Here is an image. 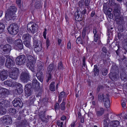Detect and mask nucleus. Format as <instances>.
<instances>
[{
	"mask_svg": "<svg viewBox=\"0 0 127 127\" xmlns=\"http://www.w3.org/2000/svg\"><path fill=\"white\" fill-rule=\"evenodd\" d=\"M19 74V71L17 68H13L12 72L9 75V77L12 78L14 79H16Z\"/></svg>",
	"mask_w": 127,
	"mask_h": 127,
	"instance_id": "nucleus-6",
	"label": "nucleus"
},
{
	"mask_svg": "<svg viewBox=\"0 0 127 127\" xmlns=\"http://www.w3.org/2000/svg\"><path fill=\"white\" fill-rule=\"evenodd\" d=\"M79 6L81 7H83L84 5V2L83 0H81L79 3Z\"/></svg>",
	"mask_w": 127,
	"mask_h": 127,
	"instance_id": "nucleus-43",
	"label": "nucleus"
},
{
	"mask_svg": "<svg viewBox=\"0 0 127 127\" xmlns=\"http://www.w3.org/2000/svg\"><path fill=\"white\" fill-rule=\"evenodd\" d=\"M54 84L55 82H52L51 83L50 85L49 89L51 91H54L55 90Z\"/></svg>",
	"mask_w": 127,
	"mask_h": 127,
	"instance_id": "nucleus-33",
	"label": "nucleus"
},
{
	"mask_svg": "<svg viewBox=\"0 0 127 127\" xmlns=\"http://www.w3.org/2000/svg\"><path fill=\"white\" fill-rule=\"evenodd\" d=\"M17 10L16 8L14 6H10L7 10L5 14V17L7 21L11 20Z\"/></svg>",
	"mask_w": 127,
	"mask_h": 127,
	"instance_id": "nucleus-2",
	"label": "nucleus"
},
{
	"mask_svg": "<svg viewBox=\"0 0 127 127\" xmlns=\"http://www.w3.org/2000/svg\"><path fill=\"white\" fill-rule=\"evenodd\" d=\"M41 46L39 44L38 46H35L34 48V51L35 52H38L40 51L41 50Z\"/></svg>",
	"mask_w": 127,
	"mask_h": 127,
	"instance_id": "nucleus-36",
	"label": "nucleus"
},
{
	"mask_svg": "<svg viewBox=\"0 0 127 127\" xmlns=\"http://www.w3.org/2000/svg\"><path fill=\"white\" fill-rule=\"evenodd\" d=\"M23 43L25 46L27 47L30 48L31 47L30 40L24 41H23Z\"/></svg>",
	"mask_w": 127,
	"mask_h": 127,
	"instance_id": "nucleus-34",
	"label": "nucleus"
},
{
	"mask_svg": "<svg viewBox=\"0 0 127 127\" xmlns=\"http://www.w3.org/2000/svg\"><path fill=\"white\" fill-rule=\"evenodd\" d=\"M80 12H79L77 11L75 13V19L76 21H80L81 20V17H80Z\"/></svg>",
	"mask_w": 127,
	"mask_h": 127,
	"instance_id": "nucleus-28",
	"label": "nucleus"
},
{
	"mask_svg": "<svg viewBox=\"0 0 127 127\" xmlns=\"http://www.w3.org/2000/svg\"><path fill=\"white\" fill-rule=\"evenodd\" d=\"M115 19L118 24H121L123 23V18L122 16H120L116 17Z\"/></svg>",
	"mask_w": 127,
	"mask_h": 127,
	"instance_id": "nucleus-25",
	"label": "nucleus"
},
{
	"mask_svg": "<svg viewBox=\"0 0 127 127\" xmlns=\"http://www.w3.org/2000/svg\"><path fill=\"white\" fill-rule=\"evenodd\" d=\"M67 48L68 49H70L71 48V45L70 42H69L67 44Z\"/></svg>",
	"mask_w": 127,
	"mask_h": 127,
	"instance_id": "nucleus-63",
	"label": "nucleus"
},
{
	"mask_svg": "<svg viewBox=\"0 0 127 127\" xmlns=\"http://www.w3.org/2000/svg\"><path fill=\"white\" fill-rule=\"evenodd\" d=\"M119 122L117 120L113 121L111 122V125L113 127H117L119 124Z\"/></svg>",
	"mask_w": 127,
	"mask_h": 127,
	"instance_id": "nucleus-30",
	"label": "nucleus"
},
{
	"mask_svg": "<svg viewBox=\"0 0 127 127\" xmlns=\"http://www.w3.org/2000/svg\"><path fill=\"white\" fill-rule=\"evenodd\" d=\"M0 47L2 49L3 51L7 53H9L11 49V46L8 44H6L4 45H1Z\"/></svg>",
	"mask_w": 127,
	"mask_h": 127,
	"instance_id": "nucleus-14",
	"label": "nucleus"
},
{
	"mask_svg": "<svg viewBox=\"0 0 127 127\" xmlns=\"http://www.w3.org/2000/svg\"><path fill=\"white\" fill-rule=\"evenodd\" d=\"M114 8V16L115 18L120 16L121 14L119 5L118 6Z\"/></svg>",
	"mask_w": 127,
	"mask_h": 127,
	"instance_id": "nucleus-16",
	"label": "nucleus"
},
{
	"mask_svg": "<svg viewBox=\"0 0 127 127\" xmlns=\"http://www.w3.org/2000/svg\"><path fill=\"white\" fill-rule=\"evenodd\" d=\"M33 41L35 46H38V45L39 46V44H40L41 45V42L40 41L36 39H35V38H33Z\"/></svg>",
	"mask_w": 127,
	"mask_h": 127,
	"instance_id": "nucleus-31",
	"label": "nucleus"
},
{
	"mask_svg": "<svg viewBox=\"0 0 127 127\" xmlns=\"http://www.w3.org/2000/svg\"><path fill=\"white\" fill-rule=\"evenodd\" d=\"M65 93L64 92H61L59 95V101H61L62 100V98L64 97L65 96Z\"/></svg>",
	"mask_w": 127,
	"mask_h": 127,
	"instance_id": "nucleus-35",
	"label": "nucleus"
},
{
	"mask_svg": "<svg viewBox=\"0 0 127 127\" xmlns=\"http://www.w3.org/2000/svg\"><path fill=\"white\" fill-rule=\"evenodd\" d=\"M5 124V121H4L3 117H2L0 118V124Z\"/></svg>",
	"mask_w": 127,
	"mask_h": 127,
	"instance_id": "nucleus-53",
	"label": "nucleus"
},
{
	"mask_svg": "<svg viewBox=\"0 0 127 127\" xmlns=\"http://www.w3.org/2000/svg\"><path fill=\"white\" fill-rule=\"evenodd\" d=\"M4 28V24L1 23H0V33L3 32Z\"/></svg>",
	"mask_w": 127,
	"mask_h": 127,
	"instance_id": "nucleus-40",
	"label": "nucleus"
},
{
	"mask_svg": "<svg viewBox=\"0 0 127 127\" xmlns=\"http://www.w3.org/2000/svg\"><path fill=\"white\" fill-rule=\"evenodd\" d=\"M58 68L59 69H62L63 68L62 63L61 62L59 63L58 65Z\"/></svg>",
	"mask_w": 127,
	"mask_h": 127,
	"instance_id": "nucleus-51",
	"label": "nucleus"
},
{
	"mask_svg": "<svg viewBox=\"0 0 127 127\" xmlns=\"http://www.w3.org/2000/svg\"><path fill=\"white\" fill-rule=\"evenodd\" d=\"M16 91H17V94L20 95L22 93L23 91L22 87L18 88L16 90Z\"/></svg>",
	"mask_w": 127,
	"mask_h": 127,
	"instance_id": "nucleus-37",
	"label": "nucleus"
},
{
	"mask_svg": "<svg viewBox=\"0 0 127 127\" xmlns=\"http://www.w3.org/2000/svg\"><path fill=\"white\" fill-rule=\"evenodd\" d=\"M81 95V91L79 90L77 92L76 91V96L77 97H78L79 96Z\"/></svg>",
	"mask_w": 127,
	"mask_h": 127,
	"instance_id": "nucleus-54",
	"label": "nucleus"
},
{
	"mask_svg": "<svg viewBox=\"0 0 127 127\" xmlns=\"http://www.w3.org/2000/svg\"><path fill=\"white\" fill-rule=\"evenodd\" d=\"M88 29V28H86L84 29L82 32V36L83 38H84L85 37V35L86 31Z\"/></svg>",
	"mask_w": 127,
	"mask_h": 127,
	"instance_id": "nucleus-48",
	"label": "nucleus"
},
{
	"mask_svg": "<svg viewBox=\"0 0 127 127\" xmlns=\"http://www.w3.org/2000/svg\"><path fill=\"white\" fill-rule=\"evenodd\" d=\"M0 76L1 80L2 81L4 80L7 78V72L5 70L1 71L0 73Z\"/></svg>",
	"mask_w": 127,
	"mask_h": 127,
	"instance_id": "nucleus-19",
	"label": "nucleus"
},
{
	"mask_svg": "<svg viewBox=\"0 0 127 127\" xmlns=\"http://www.w3.org/2000/svg\"><path fill=\"white\" fill-rule=\"evenodd\" d=\"M112 11V9L110 8H108V10L106 11V13H105L106 14L108 15L111 13V12Z\"/></svg>",
	"mask_w": 127,
	"mask_h": 127,
	"instance_id": "nucleus-56",
	"label": "nucleus"
},
{
	"mask_svg": "<svg viewBox=\"0 0 127 127\" xmlns=\"http://www.w3.org/2000/svg\"><path fill=\"white\" fill-rule=\"evenodd\" d=\"M32 87L31 85L27 84L25 88V94L26 96H30L32 94Z\"/></svg>",
	"mask_w": 127,
	"mask_h": 127,
	"instance_id": "nucleus-9",
	"label": "nucleus"
},
{
	"mask_svg": "<svg viewBox=\"0 0 127 127\" xmlns=\"http://www.w3.org/2000/svg\"><path fill=\"white\" fill-rule=\"evenodd\" d=\"M65 103L64 102H62L61 104L60 105V109L62 110H64L65 108Z\"/></svg>",
	"mask_w": 127,
	"mask_h": 127,
	"instance_id": "nucleus-44",
	"label": "nucleus"
},
{
	"mask_svg": "<svg viewBox=\"0 0 127 127\" xmlns=\"http://www.w3.org/2000/svg\"><path fill=\"white\" fill-rule=\"evenodd\" d=\"M27 59L29 62L27 64V66L32 71L35 60L30 55L27 57Z\"/></svg>",
	"mask_w": 127,
	"mask_h": 127,
	"instance_id": "nucleus-5",
	"label": "nucleus"
},
{
	"mask_svg": "<svg viewBox=\"0 0 127 127\" xmlns=\"http://www.w3.org/2000/svg\"><path fill=\"white\" fill-rule=\"evenodd\" d=\"M12 103L15 107H21L23 106V103L21 100L18 98L15 99L13 101Z\"/></svg>",
	"mask_w": 127,
	"mask_h": 127,
	"instance_id": "nucleus-11",
	"label": "nucleus"
},
{
	"mask_svg": "<svg viewBox=\"0 0 127 127\" xmlns=\"http://www.w3.org/2000/svg\"><path fill=\"white\" fill-rule=\"evenodd\" d=\"M112 77H111V79L112 80H115L117 78L116 76L115 75H113Z\"/></svg>",
	"mask_w": 127,
	"mask_h": 127,
	"instance_id": "nucleus-64",
	"label": "nucleus"
},
{
	"mask_svg": "<svg viewBox=\"0 0 127 127\" xmlns=\"http://www.w3.org/2000/svg\"><path fill=\"white\" fill-rule=\"evenodd\" d=\"M26 60L25 56L24 55H21L16 58V61L17 64L21 65L24 64Z\"/></svg>",
	"mask_w": 127,
	"mask_h": 127,
	"instance_id": "nucleus-7",
	"label": "nucleus"
},
{
	"mask_svg": "<svg viewBox=\"0 0 127 127\" xmlns=\"http://www.w3.org/2000/svg\"><path fill=\"white\" fill-rule=\"evenodd\" d=\"M32 82L33 88L36 90H38L39 88V83L36 79H33Z\"/></svg>",
	"mask_w": 127,
	"mask_h": 127,
	"instance_id": "nucleus-17",
	"label": "nucleus"
},
{
	"mask_svg": "<svg viewBox=\"0 0 127 127\" xmlns=\"http://www.w3.org/2000/svg\"><path fill=\"white\" fill-rule=\"evenodd\" d=\"M21 78L23 82L26 83L29 80V73L27 72H23L21 74Z\"/></svg>",
	"mask_w": 127,
	"mask_h": 127,
	"instance_id": "nucleus-8",
	"label": "nucleus"
},
{
	"mask_svg": "<svg viewBox=\"0 0 127 127\" xmlns=\"http://www.w3.org/2000/svg\"><path fill=\"white\" fill-rule=\"evenodd\" d=\"M103 88V87L101 85H99L98 86L97 89V93H98L100 90H101Z\"/></svg>",
	"mask_w": 127,
	"mask_h": 127,
	"instance_id": "nucleus-45",
	"label": "nucleus"
},
{
	"mask_svg": "<svg viewBox=\"0 0 127 127\" xmlns=\"http://www.w3.org/2000/svg\"><path fill=\"white\" fill-rule=\"evenodd\" d=\"M4 121L5 124L7 123L11 124L12 123L11 118L10 116L8 115H5L3 117Z\"/></svg>",
	"mask_w": 127,
	"mask_h": 127,
	"instance_id": "nucleus-21",
	"label": "nucleus"
},
{
	"mask_svg": "<svg viewBox=\"0 0 127 127\" xmlns=\"http://www.w3.org/2000/svg\"><path fill=\"white\" fill-rule=\"evenodd\" d=\"M102 51L105 53H106L107 52V50L106 48L105 47H103L102 49Z\"/></svg>",
	"mask_w": 127,
	"mask_h": 127,
	"instance_id": "nucleus-61",
	"label": "nucleus"
},
{
	"mask_svg": "<svg viewBox=\"0 0 127 127\" xmlns=\"http://www.w3.org/2000/svg\"><path fill=\"white\" fill-rule=\"evenodd\" d=\"M44 65V64L42 62H40L38 64H37L38 71H44L45 69Z\"/></svg>",
	"mask_w": 127,
	"mask_h": 127,
	"instance_id": "nucleus-23",
	"label": "nucleus"
},
{
	"mask_svg": "<svg viewBox=\"0 0 127 127\" xmlns=\"http://www.w3.org/2000/svg\"><path fill=\"white\" fill-rule=\"evenodd\" d=\"M54 68V65L53 64H50L48 66L47 68V79L46 80L47 82H49V80L51 78V73Z\"/></svg>",
	"mask_w": 127,
	"mask_h": 127,
	"instance_id": "nucleus-10",
	"label": "nucleus"
},
{
	"mask_svg": "<svg viewBox=\"0 0 127 127\" xmlns=\"http://www.w3.org/2000/svg\"><path fill=\"white\" fill-rule=\"evenodd\" d=\"M38 28V26L35 24L30 23L27 25V29L29 32L34 34L36 32Z\"/></svg>",
	"mask_w": 127,
	"mask_h": 127,
	"instance_id": "nucleus-4",
	"label": "nucleus"
},
{
	"mask_svg": "<svg viewBox=\"0 0 127 127\" xmlns=\"http://www.w3.org/2000/svg\"><path fill=\"white\" fill-rule=\"evenodd\" d=\"M107 73V71L106 69H104L103 70L102 75L104 76L106 75Z\"/></svg>",
	"mask_w": 127,
	"mask_h": 127,
	"instance_id": "nucleus-52",
	"label": "nucleus"
},
{
	"mask_svg": "<svg viewBox=\"0 0 127 127\" xmlns=\"http://www.w3.org/2000/svg\"><path fill=\"white\" fill-rule=\"evenodd\" d=\"M93 33L94 34V41L95 42H97L99 35L98 34V32L96 30V28L95 27L94 28Z\"/></svg>",
	"mask_w": 127,
	"mask_h": 127,
	"instance_id": "nucleus-18",
	"label": "nucleus"
},
{
	"mask_svg": "<svg viewBox=\"0 0 127 127\" xmlns=\"http://www.w3.org/2000/svg\"><path fill=\"white\" fill-rule=\"evenodd\" d=\"M90 3V0H85V5L86 6H88Z\"/></svg>",
	"mask_w": 127,
	"mask_h": 127,
	"instance_id": "nucleus-58",
	"label": "nucleus"
},
{
	"mask_svg": "<svg viewBox=\"0 0 127 127\" xmlns=\"http://www.w3.org/2000/svg\"><path fill=\"white\" fill-rule=\"evenodd\" d=\"M14 44L16 48L18 49H22L23 48V45L22 41L20 39L16 40Z\"/></svg>",
	"mask_w": 127,
	"mask_h": 127,
	"instance_id": "nucleus-12",
	"label": "nucleus"
},
{
	"mask_svg": "<svg viewBox=\"0 0 127 127\" xmlns=\"http://www.w3.org/2000/svg\"><path fill=\"white\" fill-rule=\"evenodd\" d=\"M31 37V36L29 34L27 33L24 34L22 36V38L25 41H28L30 40Z\"/></svg>",
	"mask_w": 127,
	"mask_h": 127,
	"instance_id": "nucleus-26",
	"label": "nucleus"
},
{
	"mask_svg": "<svg viewBox=\"0 0 127 127\" xmlns=\"http://www.w3.org/2000/svg\"><path fill=\"white\" fill-rule=\"evenodd\" d=\"M14 85L16 87L17 89L19 87H22V85L20 83H14Z\"/></svg>",
	"mask_w": 127,
	"mask_h": 127,
	"instance_id": "nucleus-46",
	"label": "nucleus"
},
{
	"mask_svg": "<svg viewBox=\"0 0 127 127\" xmlns=\"http://www.w3.org/2000/svg\"><path fill=\"white\" fill-rule=\"evenodd\" d=\"M14 82H12V80H10L5 81L4 82V84L7 85L9 87L12 86L14 85Z\"/></svg>",
	"mask_w": 127,
	"mask_h": 127,
	"instance_id": "nucleus-27",
	"label": "nucleus"
},
{
	"mask_svg": "<svg viewBox=\"0 0 127 127\" xmlns=\"http://www.w3.org/2000/svg\"><path fill=\"white\" fill-rule=\"evenodd\" d=\"M14 62L8 56L6 59L5 65L7 67H9L11 66L14 65Z\"/></svg>",
	"mask_w": 127,
	"mask_h": 127,
	"instance_id": "nucleus-15",
	"label": "nucleus"
},
{
	"mask_svg": "<svg viewBox=\"0 0 127 127\" xmlns=\"http://www.w3.org/2000/svg\"><path fill=\"white\" fill-rule=\"evenodd\" d=\"M55 109L56 110H58L60 108V106L59 103H56L55 106Z\"/></svg>",
	"mask_w": 127,
	"mask_h": 127,
	"instance_id": "nucleus-55",
	"label": "nucleus"
},
{
	"mask_svg": "<svg viewBox=\"0 0 127 127\" xmlns=\"http://www.w3.org/2000/svg\"><path fill=\"white\" fill-rule=\"evenodd\" d=\"M16 110L15 109L13 108H11L9 110V112L11 113H12V114H14L16 112Z\"/></svg>",
	"mask_w": 127,
	"mask_h": 127,
	"instance_id": "nucleus-49",
	"label": "nucleus"
},
{
	"mask_svg": "<svg viewBox=\"0 0 127 127\" xmlns=\"http://www.w3.org/2000/svg\"><path fill=\"white\" fill-rule=\"evenodd\" d=\"M94 71L97 74L98 73L99 70L97 68V66L96 65H95L94 66Z\"/></svg>",
	"mask_w": 127,
	"mask_h": 127,
	"instance_id": "nucleus-50",
	"label": "nucleus"
},
{
	"mask_svg": "<svg viewBox=\"0 0 127 127\" xmlns=\"http://www.w3.org/2000/svg\"><path fill=\"white\" fill-rule=\"evenodd\" d=\"M126 100L124 99L123 101V102L122 103V107H125L126 106Z\"/></svg>",
	"mask_w": 127,
	"mask_h": 127,
	"instance_id": "nucleus-59",
	"label": "nucleus"
},
{
	"mask_svg": "<svg viewBox=\"0 0 127 127\" xmlns=\"http://www.w3.org/2000/svg\"><path fill=\"white\" fill-rule=\"evenodd\" d=\"M46 32L47 30L46 29H45V31L43 33V35L44 37V38L45 39H46Z\"/></svg>",
	"mask_w": 127,
	"mask_h": 127,
	"instance_id": "nucleus-57",
	"label": "nucleus"
},
{
	"mask_svg": "<svg viewBox=\"0 0 127 127\" xmlns=\"http://www.w3.org/2000/svg\"><path fill=\"white\" fill-rule=\"evenodd\" d=\"M76 43L77 44H81L82 43V42L81 38L80 37H78L76 41Z\"/></svg>",
	"mask_w": 127,
	"mask_h": 127,
	"instance_id": "nucleus-47",
	"label": "nucleus"
},
{
	"mask_svg": "<svg viewBox=\"0 0 127 127\" xmlns=\"http://www.w3.org/2000/svg\"><path fill=\"white\" fill-rule=\"evenodd\" d=\"M43 71H38L36 74V76L38 79L41 82L43 80Z\"/></svg>",
	"mask_w": 127,
	"mask_h": 127,
	"instance_id": "nucleus-22",
	"label": "nucleus"
},
{
	"mask_svg": "<svg viewBox=\"0 0 127 127\" xmlns=\"http://www.w3.org/2000/svg\"><path fill=\"white\" fill-rule=\"evenodd\" d=\"M9 106V102L6 100L1 99L0 100V108H5Z\"/></svg>",
	"mask_w": 127,
	"mask_h": 127,
	"instance_id": "nucleus-13",
	"label": "nucleus"
},
{
	"mask_svg": "<svg viewBox=\"0 0 127 127\" xmlns=\"http://www.w3.org/2000/svg\"><path fill=\"white\" fill-rule=\"evenodd\" d=\"M27 123L26 121H23L20 124V127H26L27 125Z\"/></svg>",
	"mask_w": 127,
	"mask_h": 127,
	"instance_id": "nucleus-42",
	"label": "nucleus"
},
{
	"mask_svg": "<svg viewBox=\"0 0 127 127\" xmlns=\"http://www.w3.org/2000/svg\"><path fill=\"white\" fill-rule=\"evenodd\" d=\"M109 95L107 94L106 95H103V94H100L98 96V99L99 101H103L104 104L106 108H108L110 106V100L109 97Z\"/></svg>",
	"mask_w": 127,
	"mask_h": 127,
	"instance_id": "nucleus-1",
	"label": "nucleus"
},
{
	"mask_svg": "<svg viewBox=\"0 0 127 127\" xmlns=\"http://www.w3.org/2000/svg\"><path fill=\"white\" fill-rule=\"evenodd\" d=\"M39 116L40 118L43 122H47L48 119L45 117L44 114L40 115Z\"/></svg>",
	"mask_w": 127,
	"mask_h": 127,
	"instance_id": "nucleus-32",
	"label": "nucleus"
},
{
	"mask_svg": "<svg viewBox=\"0 0 127 127\" xmlns=\"http://www.w3.org/2000/svg\"><path fill=\"white\" fill-rule=\"evenodd\" d=\"M109 3L112 5L115 6H118L119 4L115 3L114 0H109Z\"/></svg>",
	"mask_w": 127,
	"mask_h": 127,
	"instance_id": "nucleus-39",
	"label": "nucleus"
},
{
	"mask_svg": "<svg viewBox=\"0 0 127 127\" xmlns=\"http://www.w3.org/2000/svg\"><path fill=\"white\" fill-rule=\"evenodd\" d=\"M104 112V110L102 108H100V110L97 112V115L98 116H101L103 113Z\"/></svg>",
	"mask_w": 127,
	"mask_h": 127,
	"instance_id": "nucleus-41",
	"label": "nucleus"
},
{
	"mask_svg": "<svg viewBox=\"0 0 127 127\" xmlns=\"http://www.w3.org/2000/svg\"><path fill=\"white\" fill-rule=\"evenodd\" d=\"M6 111V110L5 108H0V115L4 114Z\"/></svg>",
	"mask_w": 127,
	"mask_h": 127,
	"instance_id": "nucleus-38",
	"label": "nucleus"
},
{
	"mask_svg": "<svg viewBox=\"0 0 127 127\" xmlns=\"http://www.w3.org/2000/svg\"><path fill=\"white\" fill-rule=\"evenodd\" d=\"M46 44L47 47H48L49 45V38H47L46 39Z\"/></svg>",
	"mask_w": 127,
	"mask_h": 127,
	"instance_id": "nucleus-60",
	"label": "nucleus"
},
{
	"mask_svg": "<svg viewBox=\"0 0 127 127\" xmlns=\"http://www.w3.org/2000/svg\"><path fill=\"white\" fill-rule=\"evenodd\" d=\"M127 75L124 72L121 73L120 74L121 78L122 80L126 81L127 80Z\"/></svg>",
	"mask_w": 127,
	"mask_h": 127,
	"instance_id": "nucleus-29",
	"label": "nucleus"
},
{
	"mask_svg": "<svg viewBox=\"0 0 127 127\" xmlns=\"http://www.w3.org/2000/svg\"><path fill=\"white\" fill-rule=\"evenodd\" d=\"M18 27L16 24H11L7 28L9 32L11 34L15 35L19 31Z\"/></svg>",
	"mask_w": 127,
	"mask_h": 127,
	"instance_id": "nucleus-3",
	"label": "nucleus"
},
{
	"mask_svg": "<svg viewBox=\"0 0 127 127\" xmlns=\"http://www.w3.org/2000/svg\"><path fill=\"white\" fill-rule=\"evenodd\" d=\"M2 97L4 98L7 95L9 94V91L7 89L2 88Z\"/></svg>",
	"mask_w": 127,
	"mask_h": 127,
	"instance_id": "nucleus-24",
	"label": "nucleus"
},
{
	"mask_svg": "<svg viewBox=\"0 0 127 127\" xmlns=\"http://www.w3.org/2000/svg\"><path fill=\"white\" fill-rule=\"evenodd\" d=\"M21 2V0H16V3L19 6L20 5Z\"/></svg>",
	"mask_w": 127,
	"mask_h": 127,
	"instance_id": "nucleus-62",
	"label": "nucleus"
},
{
	"mask_svg": "<svg viewBox=\"0 0 127 127\" xmlns=\"http://www.w3.org/2000/svg\"><path fill=\"white\" fill-rule=\"evenodd\" d=\"M32 2H35L34 6L35 8L38 9L42 6L40 0H32Z\"/></svg>",
	"mask_w": 127,
	"mask_h": 127,
	"instance_id": "nucleus-20",
	"label": "nucleus"
}]
</instances>
